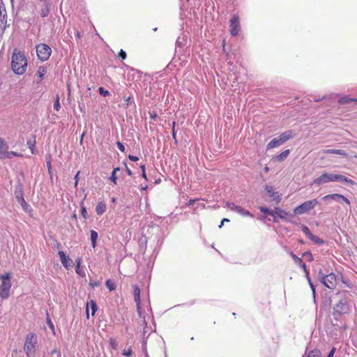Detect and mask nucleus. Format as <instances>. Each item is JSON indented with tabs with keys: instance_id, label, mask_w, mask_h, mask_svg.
Here are the masks:
<instances>
[{
	"instance_id": "nucleus-1",
	"label": "nucleus",
	"mask_w": 357,
	"mask_h": 357,
	"mask_svg": "<svg viewBox=\"0 0 357 357\" xmlns=\"http://www.w3.org/2000/svg\"><path fill=\"white\" fill-rule=\"evenodd\" d=\"M11 68L17 75H23L27 68V59L24 52L15 49L11 58Z\"/></svg>"
},
{
	"instance_id": "nucleus-2",
	"label": "nucleus",
	"mask_w": 357,
	"mask_h": 357,
	"mask_svg": "<svg viewBox=\"0 0 357 357\" xmlns=\"http://www.w3.org/2000/svg\"><path fill=\"white\" fill-rule=\"evenodd\" d=\"M334 181H342L345 182L351 185H354L356 183L347 177L336 174H328L326 172L323 173L320 176L317 178L314 183L316 185H321L323 183H326L328 182H334Z\"/></svg>"
},
{
	"instance_id": "nucleus-3",
	"label": "nucleus",
	"mask_w": 357,
	"mask_h": 357,
	"mask_svg": "<svg viewBox=\"0 0 357 357\" xmlns=\"http://www.w3.org/2000/svg\"><path fill=\"white\" fill-rule=\"evenodd\" d=\"M38 340L35 333L27 335L24 345V350L28 357H35Z\"/></svg>"
},
{
	"instance_id": "nucleus-4",
	"label": "nucleus",
	"mask_w": 357,
	"mask_h": 357,
	"mask_svg": "<svg viewBox=\"0 0 357 357\" xmlns=\"http://www.w3.org/2000/svg\"><path fill=\"white\" fill-rule=\"evenodd\" d=\"M10 275V273L0 275V280H1L0 285V297L2 299H6L10 296L11 288Z\"/></svg>"
},
{
	"instance_id": "nucleus-5",
	"label": "nucleus",
	"mask_w": 357,
	"mask_h": 357,
	"mask_svg": "<svg viewBox=\"0 0 357 357\" xmlns=\"http://www.w3.org/2000/svg\"><path fill=\"white\" fill-rule=\"evenodd\" d=\"M293 131L287 130L282 132L278 137L271 140L267 144V149H272L284 144L293 137Z\"/></svg>"
},
{
	"instance_id": "nucleus-6",
	"label": "nucleus",
	"mask_w": 357,
	"mask_h": 357,
	"mask_svg": "<svg viewBox=\"0 0 357 357\" xmlns=\"http://www.w3.org/2000/svg\"><path fill=\"white\" fill-rule=\"evenodd\" d=\"M317 204H319V202L317 199L306 201L296 207L294 209V213L296 215H303V213L312 210Z\"/></svg>"
},
{
	"instance_id": "nucleus-7",
	"label": "nucleus",
	"mask_w": 357,
	"mask_h": 357,
	"mask_svg": "<svg viewBox=\"0 0 357 357\" xmlns=\"http://www.w3.org/2000/svg\"><path fill=\"white\" fill-rule=\"evenodd\" d=\"M319 277L321 279V283L330 289H334L337 285L336 275L331 273L330 274L324 275L322 271H319Z\"/></svg>"
},
{
	"instance_id": "nucleus-8",
	"label": "nucleus",
	"mask_w": 357,
	"mask_h": 357,
	"mask_svg": "<svg viewBox=\"0 0 357 357\" xmlns=\"http://www.w3.org/2000/svg\"><path fill=\"white\" fill-rule=\"evenodd\" d=\"M36 53L40 60L45 61L50 58L52 50L49 45L40 43L36 46Z\"/></svg>"
},
{
	"instance_id": "nucleus-9",
	"label": "nucleus",
	"mask_w": 357,
	"mask_h": 357,
	"mask_svg": "<svg viewBox=\"0 0 357 357\" xmlns=\"http://www.w3.org/2000/svg\"><path fill=\"white\" fill-rule=\"evenodd\" d=\"M333 310V314L335 317L349 313V306L347 299L340 300L339 303L334 306Z\"/></svg>"
},
{
	"instance_id": "nucleus-10",
	"label": "nucleus",
	"mask_w": 357,
	"mask_h": 357,
	"mask_svg": "<svg viewBox=\"0 0 357 357\" xmlns=\"http://www.w3.org/2000/svg\"><path fill=\"white\" fill-rule=\"evenodd\" d=\"M230 33L231 36H237L241 31L240 20L238 15H234L230 21Z\"/></svg>"
},
{
	"instance_id": "nucleus-11",
	"label": "nucleus",
	"mask_w": 357,
	"mask_h": 357,
	"mask_svg": "<svg viewBox=\"0 0 357 357\" xmlns=\"http://www.w3.org/2000/svg\"><path fill=\"white\" fill-rule=\"evenodd\" d=\"M225 206L227 207L231 211H236L238 214H240L242 216H249L251 218L253 217L252 213L249 211H247L242 208L241 206H237L232 202H227Z\"/></svg>"
},
{
	"instance_id": "nucleus-12",
	"label": "nucleus",
	"mask_w": 357,
	"mask_h": 357,
	"mask_svg": "<svg viewBox=\"0 0 357 357\" xmlns=\"http://www.w3.org/2000/svg\"><path fill=\"white\" fill-rule=\"evenodd\" d=\"M59 256L60 257L61 261L63 264V266L68 270L70 268L72 267V259L66 256L65 252L63 251H59L58 252Z\"/></svg>"
},
{
	"instance_id": "nucleus-13",
	"label": "nucleus",
	"mask_w": 357,
	"mask_h": 357,
	"mask_svg": "<svg viewBox=\"0 0 357 357\" xmlns=\"http://www.w3.org/2000/svg\"><path fill=\"white\" fill-rule=\"evenodd\" d=\"M289 215V213L286 211L280 208H275V210H273V221L275 222H278L277 220V217H279L281 219H286L287 216Z\"/></svg>"
},
{
	"instance_id": "nucleus-14",
	"label": "nucleus",
	"mask_w": 357,
	"mask_h": 357,
	"mask_svg": "<svg viewBox=\"0 0 357 357\" xmlns=\"http://www.w3.org/2000/svg\"><path fill=\"white\" fill-rule=\"evenodd\" d=\"M8 26L7 15L2 14V13L0 12V37H3L5 30Z\"/></svg>"
},
{
	"instance_id": "nucleus-15",
	"label": "nucleus",
	"mask_w": 357,
	"mask_h": 357,
	"mask_svg": "<svg viewBox=\"0 0 357 357\" xmlns=\"http://www.w3.org/2000/svg\"><path fill=\"white\" fill-rule=\"evenodd\" d=\"M8 145L3 138L0 137V159L5 160V155L8 153Z\"/></svg>"
},
{
	"instance_id": "nucleus-16",
	"label": "nucleus",
	"mask_w": 357,
	"mask_h": 357,
	"mask_svg": "<svg viewBox=\"0 0 357 357\" xmlns=\"http://www.w3.org/2000/svg\"><path fill=\"white\" fill-rule=\"evenodd\" d=\"M134 300L136 303L138 311L140 310V289L136 284L132 286Z\"/></svg>"
},
{
	"instance_id": "nucleus-17",
	"label": "nucleus",
	"mask_w": 357,
	"mask_h": 357,
	"mask_svg": "<svg viewBox=\"0 0 357 357\" xmlns=\"http://www.w3.org/2000/svg\"><path fill=\"white\" fill-rule=\"evenodd\" d=\"M89 307L91 310V315L94 316L97 311V309H98L97 305H96V303L95 301L91 300V301L87 303V304H86V313L87 319L89 318Z\"/></svg>"
},
{
	"instance_id": "nucleus-18",
	"label": "nucleus",
	"mask_w": 357,
	"mask_h": 357,
	"mask_svg": "<svg viewBox=\"0 0 357 357\" xmlns=\"http://www.w3.org/2000/svg\"><path fill=\"white\" fill-rule=\"evenodd\" d=\"M265 189L270 197H272L274 200L276 201L277 203H279L280 202V195L278 194V192H275L273 191V187L270 185H266Z\"/></svg>"
},
{
	"instance_id": "nucleus-19",
	"label": "nucleus",
	"mask_w": 357,
	"mask_h": 357,
	"mask_svg": "<svg viewBox=\"0 0 357 357\" xmlns=\"http://www.w3.org/2000/svg\"><path fill=\"white\" fill-rule=\"evenodd\" d=\"M106 209L107 205L103 201L99 202L96 206V212L98 215H102L106 211Z\"/></svg>"
},
{
	"instance_id": "nucleus-20",
	"label": "nucleus",
	"mask_w": 357,
	"mask_h": 357,
	"mask_svg": "<svg viewBox=\"0 0 357 357\" xmlns=\"http://www.w3.org/2000/svg\"><path fill=\"white\" fill-rule=\"evenodd\" d=\"M324 153H326V154H337V155H342L344 157H347L348 155L347 153L344 151V150H342V149H325L324 150Z\"/></svg>"
},
{
	"instance_id": "nucleus-21",
	"label": "nucleus",
	"mask_w": 357,
	"mask_h": 357,
	"mask_svg": "<svg viewBox=\"0 0 357 357\" xmlns=\"http://www.w3.org/2000/svg\"><path fill=\"white\" fill-rule=\"evenodd\" d=\"M289 153L290 150L286 149L284 151H282L280 154L278 155L275 157V160L278 162H282L289 156Z\"/></svg>"
},
{
	"instance_id": "nucleus-22",
	"label": "nucleus",
	"mask_w": 357,
	"mask_h": 357,
	"mask_svg": "<svg viewBox=\"0 0 357 357\" xmlns=\"http://www.w3.org/2000/svg\"><path fill=\"white\" fill-rule=\"evenodd\" d=\"M76 262V268L75 271L76 273L79 275L81 277H84L85 275V273L83 271L80 269L81 264H82V259L80 257H78L75 260Z\"/></svg>"
},
{
	"instance_id": "nucleus-23",
	"label": "nucleus",
	"mask_w": 357,
	"mask_h": 357,
	"mask_svg": "<svg viewBox=\"0 0 357 357\" xmlns=\"http://www.w3.org/2000/svg\"><path fill=\"white\" fill-rule=\"evenodd\" d=\"M342 197H343L342 195L335 193V194H330V195H325L322 197V199L323 200H328V199L338 200L339 198H342Z\"/></svg>"
},
{
	"instance_id": "nucleus-24",
	"label": "nucleus",
	"mask_w": 357,
	"mask_h": 357,
	"mask_svg": "<svg viewBox=\"0 0 357 357\" xmlns=\"http://www.w3.org/2000/svg\"><path fill=\"white\" fill-rule=\"evenodd\" d=\"M47 73V70L45 69V67L43 66H40L38 68V70H37V75L39 77V80H38V83L39 82H41L42 80L43 79V77L45 76V75Z\"/></svg>"
},
{
	"instance_id": "nucleus-25",
	"label": "nucleus",
	"mask_w": 357,
	"mask_h": 357,
	"mask_svg": "<svg viewBox=\"0 0 357 357\" xmlns=\"http://www.w3.org/2000/svg\"><path fill=\"white\" fill-rule=\"evenodd\" d=\"M91 245L93 248L96 247V241L98 237V233L95 230H91Z\"/></svg>"
},
{
	"instance_id": "nucleus-26",
	"label": "nucleus",
	"mask_w": 357,
	"mask_h": 357,
	"mask_svg": "<svg viewBox=\"0 0 357 357\" xmlns=\"http://www.w3.org/2000/svg\"><path fill=\"white\" fill-rule=\"evenodd\" d=\"M357 102V98L356 99H354V98H351L348 96H344V97H342L339 99L338 100V102L340 104H346V103H349V102Z\"/></svg>"
},
{
	"instance_id": "nucleus-27",
	"label": "nucleus",
	"mask_w": 357,
	"mask_h": 357,
	"mask_svg": "<svg viewBox=\"0 0 357 357\" xmlns=\"http://www.w3.org/2000/svg\"><path fill=\"white\" fill-rule=\"evenodd\" d=\"M50 13V4L47 3H45V7L40 10V15L43 17H45L49 15Z\"/></svg>"
},
{
	"instance_id": "nucleus-28",
	"label": "nucleus",
	"mask_w": 357,
	"mask_h": 357,
	"mask_svg": "<svg viewBox=\"0 0 357 357\" xmlns=\"http://www.w3.org/2000/svg\"><path fill=\"white\" fill-rule=\"evenodd\" d=\"M46 322H47V324L49 326L50 328L51 329L53 335H55L56 332H55L54 326V324L52 323L48 313H47V314H46Z\"/></svg>"
},
{
	"instance_id": "nucleus-29",
	"label": "nucleus",
	"mask_w": 357,
	"mask_h": 357,
	"mask_svg": "<svg viewBox=\"0 0 357 357\" xmlns=\"http://www.w3.org/2000/svg\"><path fill=\"white\" fill-rule=\"evenodd\" d=\"M321 354L319 349H313L310 351L306 356V357H321Z\"/></svg>"
},
{
	"instance_id": "nucleus-30",
	"label": "nucleus",
	"mask_w": 357,
	"mask_h": 357,
	"mask_svg": "<svg viewBox=\"0 0 357 357\" xmlns=\"http://www.w3.org/2000/svg\"><path fill=\"white\" fill-rule=\"evenodd\" d=\"M22 154L15 151H8L5 155V159H10L13 157H22Z\"/></svg>"
},
{
	"instance_id": "nucleus-31",
	"label": "nucleus",
	"mask_w": 357,
	"mask_h": 357,
	"mask_svg": "<svg viewBox=\"0 0 357 357\" xmlns=\"http://www.w3.org/2000/svg\"><path fill=\"white\" fill-rule=\"evenodd\" d=\"M118 171H120V168L119 167H116V168H114L112 173V175L110 176V180L114 183V184H116V181H117V176H116V174Z\"/></svg>"
},
{
	"instance_id": "nucleus-32",
	"label": "nucleus",
	"mask_w": 357,
	"mask_h": 357,
	"mask_svg": "<svg viewBox=\"0 0 357 357\" xmlns=\"http://www.w3.org/2000/svg\"><path fill=\"white\" fill-rule=\"evenodd\" d=\"M105 285L110 291L116 289V286L112 280H107L105 282Z\"/></svg>"
},
{
	"instance_id": "nucleus-33",
	"label": "nucleus",
	"mask_w": 357,
	"mask_h": 357,
	"mask_svg": "<svg viewBox=\"0 0 357 357\" xmlns=\"http://www.w3.org/2000/svg\"><path fill=\"white\" fill-rule=\"evenodd\" d=\"M309 239H310L312 241H313L316 244H323L324 243V241L322 239H321L318 236H316L313 234H312V236L309 238Z\"/></svg>"
},
{
	"instance_id": "nucleus-34",
	"label": "nucleus",
	"mask_w": 357,
	"mask_h": 357,
	"mask_svg": "<svg viewBox=\"0 0 357 357\" xmlns=\"http://www.w3.org/2000/svg\"><path fill=\"white\" fill-rule=\"evenodd\" d=\"M259 210L262 213H267L273 217V210L269 209V208H268L266 207H264V206L259 207Z\"/></svg>"
},
{
	"instance_id": "nucleus-35",
	"label": "nucleus",
	"mask_w": 357,
	"mask_h": 357,
	"mask_svg": "<svg viewBox=\"0 0 357 357\" xmlns=\"http://www.w3.org/2000/svg\"><path fill=\"white\" fill-rule=\"evenodd\" d=\"M301 228H302V231L308 237V238L312 236V233L310 230V229L305 226V225H302L301 226Z\"/></svg>"
},
{
	"instance_id": "nucleus-36",
	"label": "nucleus",
	"mask_w": 357,
	"mask_h": 357,
	"mask_svg": "<svg viewBox=\"0 0 357 357\" xmlns=\"http://www.w3.org/2000/svg\"><path fill=\"white\" fill-rule=\"evenodd\" d=\"M61 108L60 102H59V97L57 96L55 100V102L54 103V109L56 111H59Z\"/></svg>"
},
{
	"instance_id": "nucleus-37",
	"label": "nucleus",
	"mask_w": 357,
	"mask_h": 357,
	"mask_svg": "<svg viewBox=\"0 0 357 357\" xmlns=\"http://www.w3.org/2000/svg\"><path fill=\"white\" fill-rule=\"evenodd\" d=\"M109 343L113 349H116L117 342L114 338H110L109 340Z\"/></svg>"
},
{
	"instance_id": "nucleus-38",
	"label": "nucleus",
	"mask_w": 357,
	"mask_h": 357,
	"mask_svg": "<svg viewBox=\"0 0 357 357\" xmlns=\"http://www.w3.org/2000/svg\"><path fill=\"white\" fill-rule=\"evenodd\" d=\"M100 94L102 95L103 96H107L109 95V91L107 90H105L103 87H100L98 89Z\"/></svg>"
},
{
	"instance_id": "nucleus-39",
	"label": "nucleus",
	"mask_w": 357,
	"mask_h": 357,
	"mask_svg": "<svg viewBox=\"0 0 357 357\" xmlns=\"http://www.w3.org/2000/svg\"><path fill=\"white\" fill-rule=\"evenodd\" d=\"M118 56L122 59L125 60L127 57V54L126 52L123 50H121L118 54Z\"/></svg>"
},
{
	"instance_id": "nucleus-40",
	"label": "nucleus",
	"mask_w": 357,
	"mask_h": 357,
	"mask_svg": "<svg viewBox=\"0 0 357 357\" xmlns=\"http://www.w3.org/2000/svg\"><path fill=\"white\" fill-rule=\"evenodd\" d=\"M27 144H28L29 149L31 150V152L33 153V149H34L35 144H36L35 140H33V141H31V140L28 141L27 142Z\"/></svg>"
},
{
	"instance_id": "nucleus-41",
	"label": "nucleus",
	"mask_w": 357,
	"mask_h": 357,
	"mask_svg": "<svg viewBox=\"0 0 357 357\" xmlns=\"http://www.w3.org/2000/svg\"><path fill=\"white\" fill-rule=\"evenodd\" d=\"M47 169H48V172L49 174L51 175L52 174V163H51V160H50V157H49V160L47 161Z\"/></svg>"
},
{
	"instance_id": "nucleus-42",
	"label": "nucleus",
	"mask_w": 357,
	"mask_h": 357,
	"mask_svg": "<svg viewBox=\"0 0 357 357\" xmlns=\"http://www.w3.org/2000/svg\"><path fill=\"white\" fill-rule=\"evenodd\" d=\"M132 351L131 348H128L127 350H124L123 351V355L126 356H130L132 355Z\"/></svg>"
},
{
	"instance_id": "nucleus-43",
	"label": "nucleus",
	"mask_w": 357,
	"mask_h": 357,
	"mask_svg": "<svg viewBox=\"0 0 357 357\" xmlns=\"http://www.w3.org/2000/svg\"><path fill=\"white\" fill-rule=\"evenodd\" d=\"M81 215L84 218H87V211H86V207H84L83 206L81 207Z\"/></svg>"
},
{
	"instance_id": "nucleus-44",
	"label": "nucleus",
	"mask_w": 357,
	"mask_h": 357,
	"mask_svg": "<svg viewBox=\"0 0 357 357\" xmlns=\"http://www.w3.org/2000/svg\"><path fill=\"white\" fill-rule=\"evenodd\" d=\"M116 145H117V147L119 148V149L121 152H124L125 151V146H123V144L121 142H116Z\"/></svg>"
},
{
	"instance_id": "nucleus-45",
	"label": "nucleus",
	"mask_w": 357,
	"mask_h": 357,
	"mask_svg": "<svg viewBox=\"0 0 357 357\" xmlns=\"http://www.w3.org/2000/svg\"><path fill=\"white\" fill-rule=\"evenodd\" d=\"M197 200H198V199H190L188 201V202L186 204V206H190L193 205Z\"/></svg>"
},
{
	"instance_id": "nucleus-46",
	"label": "nucleus",
	"mask_w": 357,
	"mask_h": 357,
	"mask_svg": "<svg viewBox=\"0 0 357 357\" xmlns=\"http://www.w3.org/2000/svg\"><path fill=\"white\" fill-rule=\"evenodd\" d=\"M175 126H176V122H173V123H172V137L175 140H176V132H175Z\"/></svg>"
},
{
	"instance_id": "nucleus-47",
	"label": "nucleus",
	"mask_w": 357,
	"mask_h": 357,
	"mask_svg": "<svg viewBox=\"0 0 357 357\" xmlns=\"http://www.w3.org/2000/svg\"><path fill=\"white\" fill-rule=\"evenodd\" d=\"M338 200H341L348 205L350 204V201L347 197H345L344 195H343L342 198H339Z\"/></svg>"
},
{
	"instance_id": "nucleus-48",
	"label": "nucleus",
	"mask_w": 357,
	"mask_h": 357,
	"mask_svg": "<svg viewBox=\"0 0 357 357\" xmlns=\"http://www.w3.org/2000/svg\"><path fill=\"white\" fill-rule=\"evenodd\" d=\"M128 158L133 162H136L139 160V158L137 156L129 155Z\"/></svg>"
},
{
	"instance_id": "nucleus-49",
	"label": "nucleus",
	"mask_w": 357,
	"mask_h": 357,
	"mask_svg": "<svg viewBox=\"0 0 357 357\" xmlns=\"http://www.w3.org/2000/svg\"><path fill=\"white\" fill-rule=\"evenodd\" d=\"M335 351V348L333 347L331 351L329 352V354H328L327 357H333V355H334V353Z\"/></svg>"
},
{
	"instance_id": "nucleus-50",
	"label": "nucleus",
	"mask_w": 357,
	"mask_h": 357,
	"mask_svg": "<svg viewBox=\"0 0 357 357\" xmlns=\"http://www.w3.org/2000/svg\"><path fill=\"white\" fill-rule=\"evenodd\" d=\"M229 222V220L227 218L222 219V220L221 221V224L219 225V227L221 228L224 223Z\"/></svg>"
},
{
	"instance_id": "nucleus-51",
	"label": "nucleus",
	"mask_w": 357,
	"mask_h": 357,
	"mask_svg": "<svg viewBox=\"0 0 357 357\" xmlns=\"http://www.w3.org/2000/svg\"><path fill=\"white\" fill-rule=\"evenodd\" d=\"M307 280H308V281H309L311 289H312V290L313 294L314 295V294H315V289H314V287L313 284H312V282H311V281H310V279L309 278H307Z\"/></svg>"
},
{
	"instance_id": "nucleus-52",
	"label": "nucleus",
	"mask_w": 357,
	"mask_h": 357,
	"mask_svg": "<svg viewBox=\"0 0 357 357\" xmlns=\"http://www.w3.org/2000/svg\"><path fill=\"white\" fill-rule=\"evenodd\" d=\"M99 282H89V285L92 287H98L99 285Z\"/></svg>"
},
{
	"instance_id": "nucleus-53",
	"label": "nucleus",
	"mask_w": 357,
	"mask_h": 357,
	"mask_svg": "<svg viewBox=\"0 0 357 357\" xmlns=\"http://www.w3.org/2000/svg\"><path fill=\"white\" fill-rule=\"evenodd\" d=\"M150 117L151 119L155 120L157 118V114L155 112L150 113Z\"/></svg>"
},
{
	"instance_id": "nucleus-54",
	"label": "nucleus",
	"mask_w": 357,
	"mask_h": 357,
	"mask_svg": "<svg viewBox=\"0 0 357 357\" xmlns=\"http://www.w3.org/2000/svg\"><path fill=\"white\" fill-rule=\"evenodd\" d=\"M292 255V257L294 258V259L296 261H301V259H300L299 257H298L296 255L294 254H291Z\"/></svg>"
},
{
	"instance_id": "nucleus-55",
	"label": "nucleus",
	"mask_w": 357,
	"mask_h": 357,
	"mask_svg": "<svg viewBox=\"0 0 357 357\" xmlns=\"http://www.w3.org/2000/svg\"><path fill=\"white\" fill-rule=\"evenodd\" d=\"M80 174V171H78L76 174V175L75 176V181H79V175Z\"/></svg>"
},
{
	"instance_id": "nucleus-56",
	"label": "nucleus",
	"mask_w": 357,
	"mask_h": 357,
	"mask_svg": "<svg viewBox=\"0 0 357 357\" xmlns=\"http://www.w3.org/2000/svg\"><path fill=\"white\" fill-rule=\"evenodd\" d=\"M126 172L129 176H132V171L127 166H126Z\"/></svg>"
},
{
	"instance_id": "nucleus-57",
	"label": "nucleus",
	"mask_w": 357,
	"mask_h": 357,
	"mask_svg": "<svg viewBox=\"0 0 357 357\" xmlns=\"http://www.w3.org/2000/svg\"><path fill=\"white\" fill-rule=\"evenodd\" d=\"M140 168H141V169H142V172H145V165H142L140 166Z\"/></svg>"
},
{
	"instance_id": "nucleus-58",
	"label": "nucleus",
	"mask_w": 357,
	"mask_h": 357,
	"mask_svg": "<svg viewBox=\"0 0 357 357\" xmlns=\"http://www.w3.org/2000/svg\"><path fill=\"white\" fill-rule=\"evenodd\" d=\"M142 176L145 180H147V177H146V172H142Z\"/></svg>"
},
{
	"instance_id": "nucleus-59",
	"label": "nucleus",
	"mask_w": 357,
	"mask_h": 357,
	"mask_svg": "<svg viewBox=\"0 0 357 357\" xmlns=\"http://www.w3.org/2000/svg\"><path fill=\"white\" fill-rule=\"evenodd\" d=\"M264 169L265 172H266V173H268L269 172V167L268 166H266Z\"/></svg>"
},
{
	"instance_id": "nucleus-60",
	"label": "nucleus",
	"mask_w": 357,
	"mask_h": 357,
	"mask_svg": "<svg viewBox=\"0 0 357 357\" xmlns=\"http://www.w3.org/2000/svg\"><path fill=\"white\" fill-rule=\"evenodd\" d=\"M198 206L202 207V208H205V204H199Z\"/></svg>"
},
{
	"instance_id": "nucleus-61",
	"label": "nucleus",
	"mask_w": 357,
	"mask_h": 357,
	"mask_svg": "<svg viewBox=\"0 0 357 357\" xmlns=\"http://www.w3.org/2000/svg\"><path fill=\"white\" fill-rule=\"evenodd\" d=\"M78 185V181H75V187L77 188Z\"/></svg>"
},
{
	"instance_id": "nucleus-62",
	"label": "nucleus",
	"mask_w": 357,
	"mask_h": 357,
	"mask_svg": "<svg viewBox=\"0 0 357 357\" xmlns=\"http://www.w3.org/2000/svg\"><path fill=\"white\" fill-rule=\"evenodd\" d=\"M304 255H310V257H312V255H311V253H310V252H305Z\"/></svg>"
},
{
	"instance_id": "nucleus-63",
	"label": "nucleus",
	"mask_w": 357,
	"mask_h": 357,
	"mask_svg": "<svg viewBox=\"0 0 357 357\" xmlns=\"http://www.w3.org/2000/svg\"><path fill=\"white\" fill-rule=\"evenodd\" d=\"M56 352H57L56 349H54L53 351H52V354H54V353H56Z\"/></svg>"
},
{
	"instance_id": "nucleus-64",
	"label": "nucleus",
	"mask_w": 357,
	"mask_h": 357,
	"mask_svg": "<svg viewBox=\"0 0 357 357\" xmlns=\"http://www.w3.org/2000/svg\"><path fill=\"white\" fill-rule=\"evenodd\" d=\"M76 35H77V38H79V37H80V34H79V32H77Z\"/></svg>"
}]
</instances>
